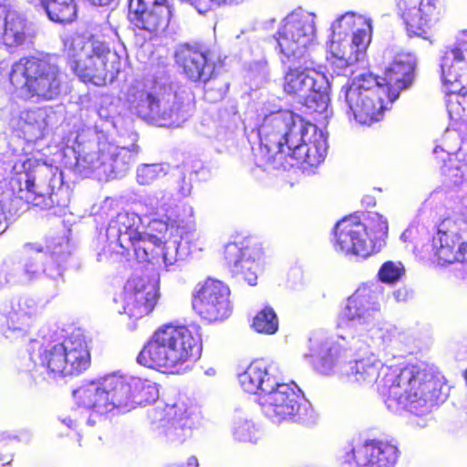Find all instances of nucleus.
<instances>
[{
  "label": "nucleus",
  "mask_w": 467,
  "mask_h": 467,
  "mask_svg": "<svg viewBox=\"0 0 467 467\" xmlns=\"http://www.w3.org/2000/svg\"><path fill=\"white\" fill-rule=\"evenodd\" d=\"M232 433L234 440L240 442L256 443L263 435V431L248 414L238 411L234 416Z\"/></svg>",
  "instance_id": "nucleus-37"
},
{
  "label": "nucleus",
  "mask_w": 467,
  "mask_h": 467,
  "mask_svg": "<svg viewBox=\"0 0 467 467\" xmlns=\"http://www.w3.org/2000/svg\"><path fill=\"white\" fill-rule=\"evenodd\" d=\"M5 458L7 459L6 464H9L12 462V460H13V454H9Z\"/></svg>",
  "instance_id": "nucleus-55"
},
{
  "label": "nucleus",
  "mask_w": 467,
  "mask_h": 467,
  "mask_svg": "<svg viewBox=\"0 0 467 467\" xmlns=\"http://www.w3.org/2000/svg\"><path fill=\"white\" fill-rule=\"evenodd\" d=\"M441 78L450 84L447 111L451 119L467 122V94L462 84L467 81V30L460 31L455 43L446 47L441 58Z\"/></svg>",
  "instance_id": "nucleus-13"
},
{
  "label": "nucleus",
  "mask_w": 467,
  "mask_h": 467,
  "mask_svg": "<svg viewBox=\"0 0 467 467\" xmlns=\"http://www.w3.org/2000/svg\"><path fill=\"white\" fill-rule=\"evenodd\" d=\"M156 386L148 379L111 373L79 387L74 391L78 405L92 410L87 420L89 426L101 422L103 415L111 411L129 412L137 406L158 399Z\"/></svg>",
  "instance_id": "nucleus-7"
},
{
  "label": "nucleus",
  "mask_w": 467,
  "mask_h": 467,
  "mask_svg": "<svg viewBox=\"0 0 467 467\" xmlns=\"http://www.w3.org/2000/svg\"><path fill=\"white\" fill-rule=\"evenodd\" d=\"M410 231L409 229H407L406 231H404L400 236V238L404 241H406V239L409 237V234H410Z\"/></svg>",
  "instance_id": "nucleus-54"
},
{
  "label": "nucleus",
  "mask_w": 467,
  "mask_h": 467,
  "mask_svg": "<svg viewBox=\"0 0 467 467\" xmlns=\"http://www.w3.org/2000/svg\"><path fill=\"white\" fill-rule=\"evenodd\" d=\"M191 191H192V185L189 182H186L185 180L183 179L182 185L179 189V193L182 197H186V196L190 195Z\"/></svg>",
  "instance_id": "nucleus-49"
},
{
  "label": "nucleus",
  "mask_w": 467,
  "mask_h": 467,
  "mask_svg": "<svg viewBox=\"0 0 467 467\" xmlns=\"http://www.w3.org/2000/svg\"><path fill=\"white\" fill-rule=\"evenodd\" d=\"M7 228L6 222L4 220L3 214L0 213V234H3Z\"/></svg>",
  "instance_id": "nucleus-52"
},
{
  "label": "nucleus",
  "mask_w": 467,
  "mask_h": 467,
  "mask_svg": "<svg viewBox=\"0 0 467 467\" xmlns=\"http://www.w3.org/2000/svg\"><path fill=\"white\" fill-rule=\"evenodd\" d=\"M1 460H4V458H2V457L0 456V461H1Z\"/></svg>",
  "instance_id": "nucleus-57"
},
{
  "label": "nucleus",
  "mask_w": 467,
  "mask_h": 467,
  "mask_svg": "<svg viewBox=\"0 0 467 467\" xmlns=\"http://www.w3.org/2000/svg\"><path fill=\"white\" fill-rule=\"evenodd\" d=\"M151 429L167 442L182 443L191 437L202 420L199 408L184 402L173 405L159 403L148 410Z\"/></svg>",
  "instance_id": "nucleus-17"
},
{
  "label": "nucleus",
  "mask_w": 467,
  "mask_h": 467,
  "mask_svg": "<svg viewBox=\"0 0 467 467\" xmlns=\"http://www.w3.org/2000/svg\"><path fill=\"white\" fill-rule=\"evenodd\" d=\"M140 212L151 218L145 230L140 232L182 234L193 230V208L189 206V218L182 219L178 214V205L173 194L165 190H158L144 196L139 202Z\"/></svg>",
  "instance_id": "nucleus-18"
},
{
  "label": "nucleus",
  "mask_w": 467,
  "mask_h": 467,
  "mask_svg": "<svg viewBox=\"0 0 467 467\" xmlns=\"http://www.w3.org/2000/svg\"><path fill=\"white\" fill-rule=\"evenodd\" d=\"M9 79L19 97L34 102L57 99L68 88L67 74L51 56L19 59L12 66Z\"/></svg>",
  "instance_id": "nucleus-10"
},
{
  "label": "nucleus",
  "mask_w": 467,
  "mask_h": 467,
  "mask_svg": "<svg viewBox=\"0 0 467 467\" xmlns=\"http://www.w3.org/2000/svg\"><path fill=\"white\" fill-rule=\"evenodd\" d=\"M202 352L199 326L160 327L137 357L140 365L154 369L180 373L189 362L198 359Z\"/></svg>",
  "instance_id": "nucleus-8"
},
{
  "label": "nucleus",
  "mask_w": 467,
  "mask_h": 467,
  "mask_svg": "<svg viewBox=\"0 0 467 467\" xmlns=\"http://www.w3.org/2000/svg\"><path fill=\"white\" fill-rule=\"evenodd\" d=\"M372 25L371 19H369V26L363 25L358 27L353 35L350 41L351 49L354 50L355 54L358 55V61L363 57L370 39H371Z\"/></svg>",
  "instance_id": "nucleus-42"
},
{
  "label": "nucleus",
  "mask_w": 467,
  "mask_h": 467,
  "mask_svg": "<svg viewBox=\"0 0 467 467\" xmlns=\"http://www.w3.org/2000/svg\"><path fill=\"white\" fill-rule=\"evenodd\" d=\"M35 36L34 28L21 15L0 5V45L10 47L29 46Z\"/></svg>",
  "instance_id": "nucleus-30"
},
{
  "label": "nucleus",
  "mask_w": 467,
  "mask_h": 467,
  "mask_svg": "<svg viewBox=\"0 0 467 467\" xmlns=\"http://www.w3.org/2000/svg\"><path fill=\"white\" fill-rule=\"evenodd\" d=\"M366 337L351 336L349 351L352 359L345 360L342 372L350 382L361 386L378 383L379 391L386 396L389 410L401 413L406 410L416 416L431 412L439 402H443L441 379L433 372L416 366L404 368L385 367L371 351H363L359 343Z\"/></svg>",
  "instance_id": "nucleus-1"
},
{
  "label": "nucleus",
  "mask_w": 467,
  "mask_h": 467,
  "mask_svg": "<svg viewBox=\"0 0 467 467\" xmlns=\"http://www.w3.org/2000/svg\"><path fill=\"white\" fill-rule=\"evenodd\" d=\"M400 451L394 444L381 440H367L348 444L338 451L341 467H395Z\"/></svg>",
  "instance_id": "nucleus-22"
},
{
  "label": "nucleus",
  "mask_w": 467,
  "mask_h": 467,
  "mask_svg": "<svg viewBox=\"0 0 467 467\" xmlns=\"http://www.w3.org/2000/svg\"><path fill=\"white\" fill-rule=\"evenodd\" d=\"M141 218L138 213L122 212L112 218L106 229V245L99 253V261L107 254L134 256L139 263L164 265L166 271H176L188 255V246L182 238L187 233L140 232Z\"/></svg>",
  "instance_id": "nucleus-3"
},
{
  "label": "nucleus",
  "mask_w": 467,
  "mask_h": 467,
  "mask_svg": "<svg viewBox=\"0 0 467 467\" xmlns=\"http://www.w3.org/2000/svg\"><path fill=\"white\" fill-rule=\"evenodd\" d=\"M309 356L321 373L329 374L336 365L344 364L349 355L348 350L340 351L332 339L316 336L310 338Z\"/></svg>",
  "instance_id": "nucleus-33"
},
{
  "label": "nucleus",
  "mask_w": 467,
  "mask_h": 467,
  "mask_svg": "<svg viewBox=\"0 0 467 467\" xmlns=\"http://www.w3.org/2000/svg\"><path fill=\"white\" fill-rule=\"evenodd\" d=\"M70 69L84 82L103 86L120 71V57L102 41L71 34L63 37Z\"/></svg>",
  "instance_id": "nucleus-11"
},
{
  "label": "nucleus",
  "mask_w": 467,
  "mask_h": 467,
  "mask_svg": "<svg viewBox=\"0 0 467 467\" xmlns=\"http://www.w3.org/2000/svg\"><path fill=\"white\" fill-rule=\"evenodd\" d=\"M253 327L258 333L272 335L278 329V319L274 309L265 306L254 317Z\"/></svg>",
  "instance_id": "nucleus-41"
},
{
  "label": "nucleus",
  "mask_w": 467,
  "mask_h": 467,
  "mask_svg": "<svg viewBox=\"0 0 467 467\" xmlns=\"http://www.w3.org/2000/svg\"><path fill=\"white\" fill-rule=\"evenodd\" d=\"M162 89L163 87L159 86L147 89L140 83L132 85L127 93L130 110L142 119L153 123Z\"/></svg>",
  "instance_id": "nucleus-32"
},
{
  "label": "nucleus",
  "mask_w": 467,
  "mask_h": 467,
  "mask_svg": "<svg viewBox=\"0 0 467 467\" xmlns=\"http://www.w3.org/2000/svg\"><path fill=\"white\" fill-rule=\"evenodd\" d=\"M37 302L30 297L20 298L17 307L14 308L7 317L5 336L15 339L27 335L39 314Z\"/></svg>",
  "instance_id": "nucleus-34"
},
{
  "label": "nucleus",
  "mask_w": 467,
  "mask_h": 467,
  "mask_svg": "<svg viewBox=\"0 0 467 467\" xmlns=\"http://www.w3.org/2000/svg\"><path fill=\"white\" fill-rule=\"evenodd\" d=\"M30 439V434L27 432L22 433L20 437L12 436L9 433L3 432L0 434V449L9 447L18 441H27Z\"/></svg>",
  "instance_id": "nucleus-47"
},
{
  "label": "nucleus",
  "mask_w": 467,
  "mask_h": 467,
  "mask_svg": "<svg viewBox=\"0 0 467 467\" xmlns=\"http://www.w3.org/2000/svg\"><path fill=\"white\" fill-rule=\"evenodd\" d=\"M439 150H441V151L444 155H446V156H448V155H449V151H448V150H446V151H445L443 149H441V148H440V147H436V148L434 149V150H433V153H434V154H436V155H438V154H439Z\"/></svg>",
  "instance_id": "nucleus-53"
},
{
  "label": "nucleus",
  "mask_w": 467,
  "mask_h": 467,
  "mask_svg": "<svg viewBox=\"0 0 467 467\" xmlns=\"http://www.w3.org/2000/svg\"><path fill=\"white\" fill-rule=\"evenodd\" d=\"M9 184L17 198L43 209L54 204L66 206L68 201L62 172L36 159L18 158L13 165Z\"/></svg>",
  "instance_id": "nucleus-9"
},
{
  "label": "nucleus",
  "mask_w": 467,
  "mask_h": 467,
  "mask_svg": "<svg viewBox=\"0 0 467 467\" xmlns=\"http://www.w3.org/2000/svg\"><path fill=\"white\" fill-rule=\"evenodd\" d=\"M227 265L234 276L244 279L250 285H256V271L260 252L254 247H240L237 244H229L224 251Z\"/></svg>",
  "instance_id": "nucleus-31"
},
{
  "label": "nucleus",
  "mask_w": 467,
  "mask_h": 467,
  "mask_svg": "<svg viewBox=\"0 0 467 467\" xmlns=\"http://www.w3.org/2000/svg\"><path fill=\"white\" fill-rule=\"evenodd\" d=\"M451 171H455L451 175L453 183H455V184L459 183L462 178V172L458 168L451 170Z\"/></svg>",
  "instance_id": "nucleus-50"
},
{
  "label": "nucleus",
  "mask_w": 467,
  "mask_h": 467,
  "mask_svg": "<svg viewBox=\"0 0 467 467\" xmlns=\"http://www.w3.org/2000/svg\"><path fill=\"white\" fill-rule=\"evenodd\" d=\"M384 57L391 59L384 70L383 87L389 101L392 103L402 90L412 84L417 59L412 53L400 51L393 54L391 49L384 52Z\"/></svg>",
  "instance_id": "nucleus-29"
},
{
  "label": "nucleus",
  "mask_w": 467,
  "mask_h": 467,
  "mask_svg": "<svg viewBox=\"0 0 467 467\" xmlns=\"http://www.w3.org/2000/svg\"><path fill=\"white\" fill-rule=\"evenodd\" d=\"M175 61L189 79L205 83L206 100L216 102L223 99L228 90V83L212 79L215 67L208 60L206 54L189 45H184L177 48Z\"/></svg>",
  "instance_id": "nucleus-21"
},
{
  "label": "nucleus",
  "mask_w": 467,
  "mask_h": 467,
  "mask_svg": "<svg viewBox=\"0 0 467 467\" xmlns=\"http://www.w3.org/2000/svg\"><path fill=\"white\" fill-rule=\"evenodd\" d=\"M230 289L223 282L208 278L198 289L192 307L203 319L213 322L227 318L232 311Z\"/></svg>",
  "instance_id": "nucleus-26"
},
{
  "label": "nucleus",
  "mask_w": 467,
  "mask_h": 467,
  "mask_svg": "<svg viewBox=\"0 0 467 467\" xmlns=\"http://www.w3.org/2000/svg\"><path fill=\"white\" fill-rule=\"evenodd\" d=\"M392 296L396 302H406L412 297V291L402 286L393 291Z\"/></svg>",
  "instance_id": "nucleus-48"
},
{
  "label": "nucleus",
  "mask_w": 467,
  "mask_h": 467,
  "mask_svg": "<svg viewBox=\"0 0 467 467\" xmlns=\"http://www.w3.org/2000/svg\"><path fill=\"white\" fill-rule=\"evenodd\" d=\"M170 171L167 163H143L136 169V181L140 185H150L166 176Z\"/></svg>",
  "instance_id": "nucleus-40"
},
{
  "label": "nucleus",
  "mask_w": 467,
  "mask_h": 467,
  "mask_svg": "<svg viewBox=\"0 0 467 467\" xmlns=\"http://www.w3.org/2000/svg\"><path fill=\"white\" fill-rule=\"evenodd\" d=\"M193 108L189 94L184 89L178 88L176 85L164 86L153 124L169 128L180 127L192 117Z\"/></svg>",
  "instance_id": "nucleus-28"
},
{
  "label": "nucleus",
  "mask_w": 467,
  "mask_h": 467,
  "mask_svg": "<svg viewBox=\"0 0 467 467\" xmlns=\"http://www.w3.org/2000/svg\"><path fill=\"white\" fill-rule=\"evenodd\" d=\"M235 125L233 123L228 124H217L215 122L212 123V130L205 133V135L213 139L219 143L223 145H226L229 142H232L234 138Z\"/></svg>",
  "instance_id": "nucleus-44"
},
{
  "label": "nucleus",
  "mask_w": 467,
  "mask_h": 467,
  "mask_svg": "<svg viewBox=\"0 0 467 467\" xmlns=\"http://www.w3.org/2000/svg\"><path fill=\"white\" fill-rule=\"evenodd\" d=\"M385 302L384 287L379 284L358 287L348 299L337 319L339 328L356 330L370 339L376 348L402 355L410 350L413 338L406 331L381 322Z\"/></svg>",
  "instance_id": "nucleus-6"
},
{
  "label": "nucleus",
  "mask_w": 467,
  "mask_h": 467,
  "mask_svg": "<svg viewBox=\"0 0 467 467\" xmlns=\"http://www.w3.org/2000/svg\"><path fill=\"white\" fill-rule=\"evenodd\" d=\"M63 141L65 165L83 176L93 175L99 181L124 177L139 153L138 145L118 146L108 141L102 130L81 121L73 125Z\"/></svg>",
  "instance_id": "nucleus-5"
},
{
  "label": "nucleus",
  "mask_w": 467,
  "mask_h": 467,
  "mask_svg": "<svg viewBox=\"0 0 467 467\" xmlns=\"http://www.w3.org/2000/svg\"><path fill=\"white\" fill-rule=\"evenodd\" d=\"M244 0H185L192 5L200 14L206 13L211 8V4L220 5H237Z\"/></svg>",
  "instance_id": "nucleus-46"
},
{
  "label": "nucleus",
  "mask_w": 467,
  "mask_h": 467,
  "mask_svg": "<svg viewBox=\"0 0 467 467\" xmlns=\"http://www.w3.org/2000/svg\"><path fill=\"white\" fill-rule=\"evenodd\" d=\"M258 137L254 162L265 171L285 170L298 163L317 166L327 155V133L289 110L265 116L258 127Z\"/></svg>",
  "instance_id": "nucleus-2"
},
{
  "label": "nucleus",
  "mask_w": 467,
  "mask_h": 467,
  "mask_svg": "<svg viewBox=\"0 0 467 467\" xmlns=\"http://www.w3.org/2000/svg\"><path fill=\"white\" fill-rule=\"evenodd\" d=\"M283 64L288 67L285 76V91L296 96L310 112L327 118L329 83L324 74L314 68L312 57H305L300 62L291 59Z\"/></svg>",
  "instance_id": "nucleus-12"
},
{
  "label": "nucleus",
  "mask_w": 467,
  "mask_h": 467,
  "mask_svg": "<svg viewBox=\"0 0 467 467\" xmlns=\"http://www.w3.org/2000/svg\"><path fill=\"white\" fill-rule=\"evenodd\" d=\"M461 215L441 222L433 237V248L440 265L467 261V195L462 200Z\"/></svg>",
  "instance_id": "nucleus-19"
},
{
  "label": "nucleus",
  "mask_w": 467,
  "mask_h": 467,
  "mask_svg": "<svg viewBox=\"0 0 467 467\" xmlns=\"http://www.w3.org/2000/svg\"><path fill=\"white\" fill-rule=\"evenodd\" d=\"M405 269L400 262H385L379 268L378 275L382 283L393 285L399 282Z\"/></svg>",
  "instance_id": "nucleus-43"
},
{
  "label": "nucleus",
  "mask_w": 467,
  "mask_h": 467,
  "mask_svg": "<svg viewBox=\"0 0 467 467\" xmlns=\"http://www.w3.org/2000/svg\"><path fill=\"white\" fill-rule=\"evenodd\" d=\"M382 95L385 88L371 74H364L344 86L338 99L344 102L343 109L348 118L361 124H371L382 117L384 105Z\"/></svg>",
  "instance_id": "nucleus-14"
},
{
  "label": "nucleus",
  "mask_w": 467,
  "mask_h": 467,
  "mask_svg": "<svg viewBox=\"0 0 467 467\" xmlns=\"http://www.w3.org/2000/svg\"><path fill=\"white\" fill-rule=\"evenodd\" d=\"M158 299L157 287L144 277L134 275L126 282L121 294L114 298L113 307L130 319L127 327L132 331L136 329L138 320L153 311Z\"/></svg>",
  "instance_id": "nucleus-20"
},
{
  "label": "nucleus",
  "mask_w": 467,
  "mask_h": 467,
  "mask_svg": "<svg viewBox=\"0 0 467 467\" xmlns=\"http://www.w3.org/2000/svg\"><path fill=\"white\" fill-rule=\"evenodd\" d=\"M334 249L344 255L367 258L376 252L377 243L369 237L367 226L357 217H346L334 227Z\"/></svg>",
  "instance_id": "nucleus-25"
},
{
  "label": "nucleus",
  "mask_w": 467,
  "mask_h": 467,
  "mask_svg": "<svg viewBox=\"0 0 467 467\" xmlns=\"http://www.w3.org/2000/svg\"><path fill=\"white\" fill-rule=\"evenodd\" d=\"M40 366L52 379L79 375L90 366V353L84 335L73 332L59 344L48 345L39 355Z\"/></svg>",
  "instance_id": "nucleus-15"
},
{
  "label": "nucleus",
  "mask_w": 467,
  "mask_h": 467,
  "mask_svg": "<svg viewBox=\"0 0 467 467\" xmlns=\"http://www.w3.org/2000/svg\"><path fill=\"white\" fill-rule=\"evenodd\" d=\"M330 53V67L332 74L337 76H348L353 70L351 66L358 61V55L351 49L348 37L331 36L328 45Z\"/></svg>",
  "instance_id": "nucleus-36"
},
{
  "label": "nucleus",
  "mask_w": 467,
  "mask_h": 467,
  "mask_svg": "<svg viewBox=\"0 0 467 467\" xmlns=\"http://www.w3.org/2000/svg\"><path fill=\"white\" fill-rule=\"evenodd\" d=\"M369 19L361 15L348 12L333 22L331 25V36L333 37H348V33L355 32L354 29L356 27H360L363 25L369 26Z\"/></svg>",
  "instance_id": "nucleus-39"
},
{
  "label": "nucleus",
  "mask_w": 467,
  "mask_h": 467,
  "mask_svg": "<svg viewBox=\"0 0 467 467\" xmlns=\"http://www.w3.org/2000/svg\"><path fill=\"white\" fill-rule=\"evenodd\" d=\"M399 14L410 37H420L431 43V29L444 14L441 0H400Z\"/></svg>",
  "instance_id": "nucleus-23"
},
{
  "label": "nucleus",
  "mask_w": 467,
  "mask_h": 467,
  "mask_svg": "<svg viewBox=\"0 0 467 467\" xmlns=\"http://www.w3.org/2000/svg\"><path fill=\"white\" fill-rule=\"evenodd\" d=\"M51 254H47L38 244H27L25 245L26 261L24 272L27 279L39 277L46 274L48 277L57 279L62 275L63 267L61 264L70 254V244L67 238L59 237L56 244L50 245Z\"/></svg>",
  "instance_id": "nucleus-24"
},
{
  "label": "nucleus",
  "mask_w": 467,
  "mask_h": 467,
  "mask_svg": "<svg viewBox=\"0 0 467 467\" xmlns=\"http://www.w3.org/2000/svg\"><path fill=\"white\" fill-rule=\"evenodd\" d=\"M316 16L304 10H296L283 21L273 41L281 63L293 59L301 61L311 57L310 49L316 38Z\"/></svg>",
  "instance_id": "nucleus-16"
},
{
  "label": "nucleus",
  "mask_w": 467,
  "mask_h": 467,
  "mask_svg": "<svg viewBox=\"0 0 467 467\" xmlns=\"http://www.w3.org/2000/svg\"><path fill=\"white\" fill-rule=\"evenodd\" d=\"M171 16L168 0H130L129 17L130 23L144 32L145 38L164 30Z\"/></svg>",
  "instance_id": "nucleus-27"
},
{
  "label": "nucleus",
  "mask_w": 467,
  "mask_h": 467,
  "mask_svg": "<svg viewBox=\"0 0 467 467\" xmlns=\"http://www.w3.org/2000/svg\"><path fill=\"white\" fill-rule=\"evenodd\" d=\"M44 10L48 18L56 23H69L77 16L74 0H49Z\"/></svg>",
  "instance_id": "nucleus-38"
},
{
  "label": "nucleus",
  "mask_w": 467,
  "mask_h": 467,
  "mask_svg": "<svg viewBox=\"0 0 467 467\" xmlns=\"http://www.w3.org/2000/svg\"><path fill=\"white\" fill-rule=\"evenodd\" d=\"M343 340L347 339V336L340 335L339 336Z\"/></svg>",
  "instance_id": "nucleus-56"
},
{
  "label": "nucleus",
  "mask_w": 467,
  "mask_h": 467,
  "mask_svg": "<svg viewBox=\"0 0 467 467\" xmlns=\"http://www.w3.org/2000/svg\"><path fill=\"white\" fill-rule=\"evenodd\" d=\"M62 422L69 429H73L76 425L75 420H73L70 417L64 418Z\"/></svg>",
  "instance_id": "nucleus-51"
},
{
  "label": "nucleus",
  "mask_w": 467,
  "mask_h": 467,
  "mask_svg": "<svg viewBox=\"0 0 467 467\" xmlns=\"http://www.w3.org/2000/svg\"><path fill=\"white\" fill-rule=\"evenodd\" d=\"M282 369L273 360L256 359L238 375L243 389L257 396L262 413L275 424L292 420L304 425H313L318 415L312 404L300 396L301 390L295 384L281 382Z\"/></svg>",
  "instance_id": "nucleus-4"
},
{
  "label": "nucleus",
  "mask_w": 467,
  "mask_h": 467,
  "mask_svg": "<svg viewBox=\"0 0 467 467\" xmlns=\"http://www.w3.org/2000/svg\"><path fill=\"white\" fill-rule=\"evenodd\" d=\"M370 219L375 223V225L371 227V231L374 232V237L371 239L374 244L377 243L376 252H378L383 245L385 237L388 234V222L386 218L379 213H374Z\"/></svg>",
  "instance_id": "nucleus-45"
},
{
  "label": "nucleus",
  "mask_w": 467,
  "mask_h": 467,
  "mask_svg": "<svg viewBox=\"0 0 467 467\" xmlns=\"http://www.w3.org/2000/svg\"><path fill=\"white\" fill-rule=\"evenodd\" d=\"M53 110L47 108H36L20 111L17 128L27 141L43 139L47 133Z\"/></svg>",
  "instance_id": "nucleus-35"
}]
</instances>
